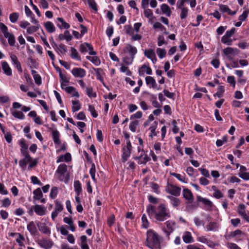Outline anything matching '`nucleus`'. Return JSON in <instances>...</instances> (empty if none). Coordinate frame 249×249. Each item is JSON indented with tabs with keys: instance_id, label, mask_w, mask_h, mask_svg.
Listing matches in <instances>:
<instances>
[{
	"instance_id": "54",
	"label": "nucleus",
	"mask_w": 249,
	"mask_h": 249,
	"mask_svg": "<svg viewBox=\"0 0 249 249\" xmlns=\"http://www.w3.org/2000/svg\"><path fill=\"white\" fill-rule=\"evenodd\" d=\"M90 44L89 43H84L81 44L79 47V50L81 53H86L88 51Z\"/></svg>"
},
{
	"instance_id": "44",
	"label": "nucleus",
	"mask_w": 249,
	"mask_h": 249,
	"mask_svg": "<svg viewBox=\"0 0 249 249\" xmlns=\"http://www.w3.org/2000/svg\"><path fill=\"white\" fill-rule=\"evenodd\" d=\"M167 198L170 200L171 204L174 207L176 208L180 204V201L178 198L170 196H167Z\"/></svg>"
},
{
	"instance_id": "47",
	"label": "nucleus",
	"mask_w": 249,
	"mask_h": 249,
	"mask_svg": "<svg viewBox=\"0 0 249 249\" xmlns=\"http://www.w3.org/2000/svg\"><path fill=\"white\" fill-rule=\"evenodd\" d=\"M86 94L90 98H95L97 96L96 93L94 91L92 87H86Z\"/></svg>"
},
{
	"instance_id": "22",
	"label": "nucleus",
	"mask_w": 249,
	"mask_h": 249,
	"mask_svg": "<svg viewBox=\"0 0 249 249\" xmlns=\"http://www.w3.org/2000/svg\"><path fill=\"white\" fill-rule=\"evenodd\" d=\"M63 90H65L68 94H71L72 97L79 98L80 97L78 91L72 86H68L67 87L63 88Z\"/></svg>"
},
{
	"instance_id": "7",
	"label": "nucleus",
	"mask_w": 249,
	"mask_h": 249,
	"mask_svg": "<svg viewBox=\"0 0 249 249\" xmlns=\"http://www.w3.org/2000/svg\"><path fill=\"white\" fill-rule=\"evenodd\" d=\"M0 29L3 33L4 36L8 39L9 45L14 46L16 42L14 35L9 32L7 27L1 22H0Z\"/></svg>"
},
{
	"instance_id": "45",
	"label": "nucleus",
	"mask_w": 249,
	"mask_h": 249,
	"mask_svg": "<svg viewBox=\"0 0 249 249\" xmlns=\"http://www.w3.org/2000/svg\"><path fill=\"white\" fill-rule=\"evenodd\" d=\"M244 10L242 13L238 17V20L245 21L249 15V9L244 8Z\"/></svg>"
},
{
	"instance_id": "27",
	"label": "nucleus",
	"mask_w": 249,
	"mask_h": 249,
	"mask_svg": "<svg viewBox=\"0 0 249 249\" xmlns=\"http://www.w3.org/2000/svg\"><path fill=\"white\" fill-rule=\"evenodd\" d=\"M71 160V155L69 153H67L64 155H60L56 159V163L61 162H69Z\"/></svg>"
},
{
	"instance_id": "30",
	"label": "nucleus",
	"mask_w": 249,
	"mask_h": 249,
	"mask_svg": "<svg viewBox=\"0 0 249 249\" xmlns=\"http://www.w3.org/2000/svg\"><path fill=\"white\" fill-rule=\"evenodd\" d=\"M27 229L32 235H35L37 232V228L34 221H30L28 223Z\"/></svg>"
},
{
	"instance_id": "64",
	"label": "nucleus",
	"mask_w": 249,
	"mask_h": 249,
	"mask_svg": "<svg viewBox=\"0 0 249 249\" xmlns=\"http://www.w3.org/2000/svg\"><path fill=\"white\" fill-rule=\"evenodd\" d=\"M142 227L145 229H147L149 226V222L147 220V217L145 214H143L142 217Z\"/></svg>"
},
{
	"instance_id": "3",
	"label": "nucleus",
	"mask_w": 249,
	"mask_h": 249,
	"mask_svg": "<svg viewBox=\"0 0 249 249\" xmlns=\"http://www.w3.org/2000/svg\"><path fill=\"white\" fill-rule=\"evenodd\" d=\"M146 246L151 249H161L159 234L152 230L147 231Z\"/></svg>"
},
{
	"instance_id": "15",
	"label": "nucleus",
	"mask_w": 249,
	"mask_h": 249,
	"mask_svg": "<svg viewBox=\"0 0 249 249\" xmlns=\"http://www.w3.org/2000/svg\"><path fill=\"white\" fill-rule=\"evenodd\" d=\"M21 155L24 157L19 161V165L22 170H24L26 169L27 164L31 161L32 158L30 156L29 153L21 154Z\"/></svg>"
},
{
	"instance_id": "17",
	"label": "nucleus",
	"mask_w": 249,
	"mask_h": 249,
	"mask_svg": "<svg viewBox=\"0 0 249 249\" xmlns=\"http://www.w3.org/2000/svg\"><path fill=\"white\" fill-rule=\"evenodd\" d=\"M63 209V205L57 200L55 201V208L52 213L51 217L53 220L54 221L58 214L62 212Z\"/></svg>"
},
{
	"instance_id": "59",
	"label": "nucleus",
	"mask_w": 249,
	"mask_h": 249,
	"mask_svg": "<svg viewBox=\"0 0 249 249\" xmlns=\"http://www.w3.org/2000/svg\"><path fill=\"white\" fill-rule=\"evenodd\" d=\"M139 122L138 121H132L130 122L129 124V129L130 130L133 132H135L136 131L137 127L138 125Z\"/></svg>"
},
{
	"instance_id": "48",
	"label": "nucleus",
	"mask_w": 249,
	"mask_h": 249,
	"mask_svg": "<svg viewBox=\"0 0 249 249\" xmlns=\"http://www.w3.org/2000/svg\"><path fill=\"white\" fill-rule=\"evenodd\" d=\"M96 71V79L99 80L103 84H104V78L103 77V75L104 74L103 70L101 69H97L95 71Z\"/></svg>"
},
{
	"instance_id": "55",
	"label": "nucleus",
	"mask_w": 249,
	"mask_h": 249,
	"mask_svg": "<svg viewBox=\"0 0 249 249\" xmlns=\"http://www.w3.org/2000/svg\"><path fill=\"white\" fill-rule=\"evenodd\" d=\"M154 29H159L160 31H163L166 35L168 34V32H166V28L160 22H156L153 25Z\"/></svg>"
},
{
	"instance_id": "31",
	"label": "nucleus",
	"mask_w": 249,
	"mask_h": 249,
	"mask_svg": "<svg viewBox=\"0 0 249 249\" xmlns=\"http://www.w3.org/2000/svg\"><path fill=\"white\" fill-rule=\"evenodd\" d=\"M1 66L4 73L7 76H11L12 74V71L9 64L6 61L1 62Z\"/></svg>"
},
{
	"instance_id": "9",
	"label": "nucleus",
	"mask_w": 249,
	"mask_h": 249,
	"mask_svg": "<svg viewBox=\"0 0 249 249\" xmlns=\"http://www.w3.org/2000/svg\"><path fill=\"white\" fill-rule=\"evenodd\" d=\"M41 221V222H38L37 223L39 230L44 234H50L51 229L49 227L52 226V224L49 222V219H42Z\"/></svg>"
},
{
	"instance_id": "20",
	"label": "nucleus",
	"mask_w": 249,
	"mask_h": 249,
	"mask_svg": "<svg viewBox=\"0 0 249 249\" xmlns=\"http://www.w3.org/2000/svg\"><path fill=\"white\" fill-rule=\"evenodd\" d=\"M32 209L34 210L36 213L39 216H43L46 214V208L40 205H36L33 207Z\"/></svg>"
},
{
	"instance_id": "60",
	"label": "nucleus",
	"mask_w": 249,
	"mask_h": 249,
	"mask_svg": "<svg viewBox=\"0 0 249 249\" xmlns=\"http://www.w3.org/2000/svg\"><path fill=\"white\" fill-rule=\"evenodd\" d=\"M40 28V25L31 26L27 29V32L29 34H32L36 32Z\"/></svg>"
},
{
	"instance_id": "4",
	"label": "nucleus",
	"mask_w": 249,
	"mask_h": 249,
	"mask_svg": "<svg viewBox=\"0 0 249 249\" xmlns=\"http://www.w3.org/2000/svg\"><path fill=\"white\" fill-rule=\"evenodd\" d=\"M55 175L60 181L67 182L69 179L67 165L64 163L60 164L55 171Z\"/></svg>"
},
{
	"instance_id": "18",
	"label": "nucleus",
	"mask_w": 249,
	"mask_h": 249,
	"mask_svg": "<svg viewBox=\"0 0 249 249\" xmlns=\"http://www.w3.org/2000/svg\"><path fill=\"white\" fill-rule=\"evenodd\" d=\"M219 10L222 13H227L230 16H234L237 13V10L231 11L227 5L218 4Z\"/></svg>"
},
{
	"instance_id": "19",
	"label": "nucleus",
	"mask_w": 249,
	"mask_h": 249,
	"mask_svg": "<svg viewBox=\"0 0 249 249\" xmlns=\"http://www.w3.org/2000/svg\"><path fill=\"white\" fill-rule=\"evenodd\" d=\"M10 57L12 64L14 66L15 68L17 69L19 73H21L22 72V69L21 66V64L18 61L17 56L14 54H11Z\"/></svg>"
},
{
	"instance_id": "36",
	"label": "nucleus",
	"mask_w": 249,
	"mask_h": 249,
	"mask_svg": "<svg viewBox=\"0 0 249 249\" xmlns=\"http://www.w3.org/2000/svg\"><path fill=\"white\" fill-rule=\"evenodd\" d=\"M211 189L213 191V196L216 199H220L223 197L224 195L223 193L217 189V187L215 185H213L211 187Z\"/></svg>"
},
{
	"instance_id": "13",
	"label": "nucleus",
	"mask_w": 249,
	"mask_h": 249,
	"mask_svg": "<svg viewBox=\"0 0 249 249\" xmlns=\"http://www.w3.org/2000/svg\"><path fill=\"white\" fill-rule=\"evenodd\" d=\"M165 191L168 194L178 196L180 195L181 188L176 185L168 184L166 187Z\"/></svg>"
},
{
	"instance_id": "61",
	"label": "nucleus",
	"mask_w": 249,
	"mask_h": 249,
	"mask_svg": "<svg viewBox=\"0 0 249 249\" xmlns=\"http://www.w3.org/2000/svg\"><path fill=\"white\" fill-rule=\"evenodd\" d=\"M87 2L90 8L96 12L97 11V5L94 0H87Z\"/></svg>"
},
{
	"instance_id": "5",
	"label": "nucleus",
	"mask_w": 249,
	"mask_h": 249,
	"mask_svg": "<svg viewBox=\"0 0 249 249\" xmlns=\"http://www.w3.org/2000/svg\"><path fill=\"white\" fill-rule=\"evenodd\" d=\"M177 228L176 222L172 220L166 221L163 226L162 227V231H163L168 240L170 239V236Z\"/></svg>"
},
{
	"instance_id": "57",
	"label": "nucleus",
	"mask_w": 249,
	"mask_h": 249,
	"mask_svg": "<svg viewBox=\"0 0 249 249\" xmlns=\"http://www.w3.org/2000/svg\"><path fill=\"white\" fill-rule=\"evenodd\" d=\"M198 200L199 201L202 202L204 204H205L206 206H208L209 207H211L213 205L212 202L207 198L199 196L198 197Z\"/></svg>"
},
{
	"instance_id": "58",
	"label": "nucleus",
	"mask_w": 249,
	"mask_h": 249,
	"mask_svg": "<svg viewBox=\"0 0 249 249\" xmlns=\"http://www.w3.org/2000/svg\"><path fill=\"white\" fill-rule=\"evenodd\" d=\"M156 53L160 59L164 58L166 54V51L165 49L158 48L156 50Z\"/></svg>"
},
{
	"instance_id": "23",
	"label": "nucleus",
	"mask_w": 249,
	"mask_h": 249,
	"mask_svg": "<svg viewBox=\"0 0 249 249\" xmlns=\"http://www.w3.org/2000/svg\"><path fill=\"white\" fill-rule=\"evenodd\" d=\"M138 72L140 76H143L145 73L148 75H151L152 74V71L150 67L145 64H144L139 68Z\"/></svg>"
},
{
	"instance_id": "32",
	"label": "nucleus",
	"mask_w": 249,
	"mask_h": 249,
	"mask_svg": "<svg viewBox=\"0 0 249 249\" xmlns=\"http://www.w3.org/2000/svg\"><path fill=\"white\" fill-rule=\"evenodd\" d=\"M70 56L72 59L79 61L81 60V56L79 54L77 50L74 47H71L70 49Z\"/></svg>"
},
{
	"instance_id": "34",
	"label": "nucleus",
	"mask_w": 249,
	"mask_h": 249,
	"mask_svg": "<svg viewBox=\"0 0 249 249\" xmlns=\"http://www.w3.org/2000/svg\"><path fill=\"white\" fill-rule=\"evenodd\" d=\"M183 197L188 201H192L194 199V196L191 190L187 188L183 189L182 191Z\"/></svg>"
},
{
	"instance_id": "25",
	"label": "nucleus",
	"mask_w": 249,
	"mask_h": 249,
	"mask_svg": "<svg viewBox=\"0 0 249 249\" xmlns=\"http://www.w3.org/2000/svg\"><path fill=\"white\" fill-rule=\"evenodd\" d=\"M56 20L57 21L56 22V25L59 29H68L70 27V24L67 23L63 18H57Z\"/></svg>"
},
{
	"instance_id": "21",
	"label": "nucleus",
	"mask_w": 249,
	"mask_h": 249,
	"mask_svg": "<svg viewBox=\"0 0 249 249\" xmlns=\"http://www.w3.org/2000/svg\"><path fill=\"white\" fill-rule=\"evenodd\" d=\"M144 55L150 59L153 64H155L157 61L155 52L152 49L145 50L144 52Z\"/></svg>"
},
{
	"instance_id": "49",
	"label": "nucleus",
	"mask_w": 249,
	"mask_h": 249,
	"mask_svg": "<svg viewBox=\"0 0 249 249\" xmlns=\"http://www.w3.org/2000/svg\"><path fill=\"white\" fill-rule=\"evenodd\" d=\"M55 47L56 49L57 50V53H61L63 54H65L67 52V48L66 45L61 43L59 44L58 45H55Z\"/></svg>"
},
{
	"instance_id": "6",
	"label": "nucleus",
	"mask_w": 249,
	"mask_h": 249,
	"mask_svg": "<svg viewBox=\"0 0 249 249\" xmlns=\"http://www.w3.org/2000/svg\"><path fill=\"white\" fill-rule=\"evenodd\" d=\"M239 50L236 48L227 47L222 50V56L224 59L232 61L234 57L239 54Z\"/></svg>"
},
{
	"instance_id": "46",
	"label": "nucleus",
	"mask_w": 249,
	"mask_h": 249,
	"mask_svg": "<svg viewBox=\"0 0 249 249\" xmlns=\"http://www.w3.org/2000/svg\"><path fill=\"white\" fill-rule=\"evenodd\" d=\"M74 188L76 194L80 195L81 194L82 189L81 183L79 180L74 182Z\"/></svg>"
},
{
	"instance_id": "10",
	"label": "nucleus",
	"mask_w": 249,
	"mask_h": 249,
	"mask_svg": "<svg viewBox=\"0 0 249 249\" xmlns=\"http://www.w3.org/2000/svg\"><path fill=\"white\" fill-rule=\"evenodd\" d=\"M236 32V29L234 27L231 28L230 30H227L225 35L221 37V42L228 46H230L233 42V40L231 39V37Z\"/></svg>"
},
{
	"instance_id": "40",
	"label": "nucleus",
	"mask_w": 249,
	"mask_h": 249,
	"mask_svg": "<svg viewBox=\"0 0 249 249\" xmlns=\"http://www.w3.org/2000/svg\"><path fill=\"white\" fill-rule=\"evenodd\" d=\"M59 76L60 78V82L61 88L63 89V88H64L68 87L67 85L69 81L66 76L63 75L60 71H59Z\"/></svg>"
},
{
	"instance_id": "11",
	"label": "nucleus",
	"mask_w": 249,
	"mask_h": 249,
	"mask_svg": "<svg viewBox=\"0 0 249 249\" xmlns=\"http://www.w3.org/2000/svg\"><path fill=\"white\" fill-rule=\"evenodd\" d=\"M220 228V223L217 221H209L204 226V228L206 231H218Z\"/></svg>"
},
{
	"instance_id": "39",
	"label": "nucleus",
	"mask_w": 249,
	"mask_h": 249,
	"mask_svg": "<svg viewBox=\"0 0 249 249\" xmlns=\"http://www.w3.org/2000/svg\"><path fill=\"white\" fill-rule=\"evenodd\" d=\"M247 168L243 165L240 166L239 172L238 173V176L240 178L244 180H246L247 176L248 175L249 172H247Z\"/></svg>"
},
{
	"instance_id": "35",
	"label": "nucleus",
	"mask_w": 249,
	"mask_h": 249,
	"mask_svg": "<svg viewBox=\"0 0 249 249\" xmlns=\"http://www.w3.org/2000/svg\"><path fill=\"white\" fill-rule=\"evenodd\" d=\"M145 82L147 85L153 89H157V84L155 79L151 76H146L145 77Z\"/></svg>"
},
{
	"instance_id": "52",
	"label": "nucleus",
	"mask_w": 249,
	"mask_h": 249,
	"mask_svg": "<svg viewBox=\"0 0 249 249\" xmlns=\"http://www.w3.org/2000/svg\"><path fill=\"white\" fill-rule=\"evenodd\" d=\"M72 110L73 112H76L81 108V105L79 100L72 101Z\"/></svg>"
},
{
	"instance_id": "62",
	"label": "nucleus",
	"mask_w": 249,
	"mask_h": 249,
	"mask_svg": "<svg viewBox=\"0 0 249 249\" xmlns=\"http://www.w3.org/2000/svg\"><path fill=\"white\" fill-rule=\"evenodd\" d=\"M120 71L122 72L125 73L126 75L127 76H131L132 74V73L129 70L128 67L124 66L123 64L121 65Z\"/></svg>"
},
{
	"instance_id": "50",
	"label": "nucleus",
	"mask_w": 249,
	"mask_h": 249,
	"mask_svg": "<svg viewBox=\"0 0 249 249\" xmlns=\"http://www.w3.org/2000/svg\"><path fill=\"white\" fill-rule=\"evenodd\" d=\"M33 198L36 200H40L43 197L42 193L40 188H37L33 192Z\"/></svg>"
},
{
	"instance_id": "28",
	"label": "nucleus",
	"mask_w": 249,
	"mask_h": 249,
	"mask_svg": "<svg viewBox=\"0 0 249 249\" xmlns=\"http://www.w3.org/2000/svg\"><path fill=\"white\" fill-rule=\"evenodd\" d=\"M182 240L186 244L191 243L194 242V239L190 231H186L182 235Z\"/></svg>"
},
{
	"instance_id": "16",
	"label": "nucleus",
	"mask_w": 249,
	"mask_h": 249,
	"mask_svg": "<svg viewBox=\"0 0 249 249\" xmlns=\"http://www.w3.org/2000/svg\"><path fill=\"white\" fill-rule=\"evenodd\" d=\"M237 213L246 222H249V213H246V206L244 204L241 203L239 205Z\"/></svg>"
},
{
	"instance_id": "14",
	"label": "nucleus",
	"mask_w": 249,
	"mask_h": 249,
	"mask_svg": "<svg viewBox=\"0 0 249 249\" xmlns=\"http://www.w3.org/2000/svg\"><path fill=\"white\" fill-rule=\"evenodd\" d=\"M71 73L75 78H83L86 75V70L81 68H73Z\"/></svg>"
},
{
	"instance_id": "41",
	"label": "nucleus",
	"mask_w": 249,
	"mask_h": 249,
	"mask_svg": "<svg viewBox=\"0 0 249 249\" xmlns=\"http://www.w3.org/2000/svg\"><path fill=\"white\" fill-rule=\"evenodd\" d=\"M47 31L49 33H53L55 31L56 28L53 22L47 21L44 24Z\"/></svg>"
},
{
	"instance_id": "26",
	"label": "nucleus",
	"mask_w": 249,
	"mask_h": 249,
	"mask_svg": "<svg viewBox=\"0 0 249 249\" xmlns=\"http://www.w3.org/2000/svg\"><path fill=\"white\" fill-rule=\"evenodd\" d=\"M18 143L20 146V151L21 154L24 153H29L28 151V144L26 143V141L24 139H21L18 141Z\"/></svg>"
},
{
	"instance_id": "37",
	"label": "nucleus",
	"mask_w": 249,
	"mask_h": 249,
	"mask_svg": "<svg viewBox=\"0 0 249 249\" xmlns=\"http://www.w3.org/2000/svg\"><path fill=\"white\" fill-rule=\"evenodd\" d=\"M53 139L55 144H59L60 143V133L59 131L56 129L52 130Z\"/></svg>"
},
{
	"instance_id": "2",
	"label": "nucleus",
	"mask_w": 249,
	"mask_h": 249,
	"mask_svg": "<svg viewBox=\"0 0 249 249\" xmlns=\"http://www.w3.org/2000/svg\"><path fill=\"white\" fill-rule=\"evenodd\" d=\"M137 52L138 50L136 47L129 44H127L124 48L123 52L122 53L123 63L126 65H131Z\"/></svg>"
},
{
	"instance_id": "51",
	"label": "nucleus",
	"mask_w": 249,
	"mask_h": 249,
	"mask_svg": "<svg viewBox=\"0 0 249 249\" xmlns=\"http://www.w3.org/2000/svg\"><path fill=\"white\" fill-rule=\"evenodd\" d=\"M143 9V13L145 17L149 19V20H152L154 18V16L152 10L148 8H145Z\"/></svg>"
},
{
	"instance_id": "42",
	"label": "nucleus",
	"mask_w": 249,
	"mask_h": 249,
	"mask_svg": "<svg viewBox=\"0 0 249 249\" xmlns=\"http://www.w3.org/2000/svg\"><path fill=\"white\" fill-rule=\"evenodd\" d=\"M158 122L157 121H155L151 124L149 129L150 131L149 134V137L151 138H153V137L156 136L157 135V133L156 132V129L157 128L158 126Z\"/></svg>"
},
{
	"instance_id": "29",
	"label": "nucleus",
	"mask_w": 249,
	"mask_h": 249,
	"mask_svg": "<svg viewBox=\"0 0 249 249\" xmlns=\"http://www.w3.org/2000/svg\"><path fill=\"white\" fill-rule=\"evenodd\" d=\"M134 159L138 160V163L139 164H145L150 160V158L146 154H144V156L141 155L139 156L135 157Z\"/></svg>"
},
{
	"instance_id": "33",
	"label": "nucleus",
	"mask_w": 249,
	"mask_h": 249,
	"mask_svg": "<svg viewBox=\"0 0 249 249\" xmlns=\"http://www.w3.org/2000/svg\"><path fill=\"white\" fill-rule=\"evenodd\" d=\"M170 175L171 176H173L177 178L179 181L181 182L186 183L188 181V179L186 178L185 175L184 173L183 175H181L178 173H175L173 172H170Z\"/></svg>"
},
{
	"instance_id": "53",
	"label": "nucleus",
	"mask_w": 249,
	"mask_h": 249,
	"mask_svg": "<svg viewBox=\"0 0 249 249\" xmlns=\"http://www.w3.org/2000/svg\"><path fill=\"white\" fill-rule=\"evenodd\" d=\"M19 17V14L17 12H14L10 14L9 15V19L10 21L13 23H16Z\"/></svg>"
},
{
	"instance_id": "38",
	"label": "nucleus",
	"mask_w": 249,
	"mask_h": 249,
	"mask_svg": "<svg viewBox=\"0 0 249 249\" xmlns=\"http://www.w3.org/2000/svg\"><path fill=\"white\" fill-rule=\"evenodd\" d=\"M160 9L162 14H164L167 17H170L172 14V11L167 4L164 3L161 4Z\"/></svg>"
},
{
	"instance_id": "8",
	"label": "nucleus",
	"mask_w": 249,
	"mask_h": 249,
	"mask_svg": "<svg viewBox=\"0 0 249 249\" xmlns=\"http://www.w3.org/2000/svg\"><path fill=\"white\" fill-rule=\"evenodd\" d=\"M176 7L178 11V13L179 15V18L182 21H184L189 15V9L185 4L183 3V2L180 3L177 2Z\"/></svg>"
},
{
	"instance_id": "63",
	"label": "nucleus",
	"mask_w": 249,
	"mask_h": 249,
	"mask_svg": "<svg viewBox=\"0 0 249 249\" xmlns=\"http://www.w3.org/2000/svg\"><path fill=\"white\" fill-rule=\"evenodd\" d=\"M24 237L19 233V234L17 236V238H16V242L18 243V245L20 247H22L23 246V242L24 241Z\"/></svg>"
},
{
	"instance_id": "12",
	"label": "nucleus",
	"mask_w": 249,
	"mask_h": 249,
	"mask_svg": "<svg viewBox=\"0 0 249 249\" xmlns=\"http://www.w3.org/2000/svg\"><path fill=\"white\" fill-rule=\"evenodd\" d=\"M132 145L129 140L126 141V145L123 148V154L122 159L123 162H125L131 155Z\"/></svg>"
},
{
	"instance_id": "1",
	"label": "nucleus",
	"mask_w": 249,
	"mask_h": 249,
	"mask_svg": "<svg viewBox=\"0 0 249 249\" xmlns=\"http://www.w3.org/2000/svg\"><path fill=\"white\" fill-rule=\"evenodd\" d=\"M148 215L158 221L162 222L170 218L171 213L164 204H160L156 209L153 206L147 208Z\"/></svg>"
},
{
	"instance_id": "56",
	"label": "nucleus",
	"mask_w": 249,
	"mask_h": 249,
	"mask_svg": "<svg viewBox=\"0 0 249 249\" xmlns=\"http://www.w3.org/2000/svg\"><path fill=\"white\" fill-rule=\"evenodd\" d=\"M12 115L18 119L23 120L24 118V115L22 111L14 110L12 112Z\"/></svg>"
},
{
	"instance_id": "24",
	"label": "nucleus",
	"mask_w": 249,
	"mask_h": 249,
	"mask_svg": "<svg viewBox=\"0 0 249 249\" xmlns=\"http://www.w3.org/2000/svg\"><path fill=\"white\" fill-rule=\"evenodd\" d=\"M53 242L50 240H41L38 242V245L42 249H50L53 245Z\"/></svg>"
},
{
	"instance_id": "43",
	"label": "nucleus",
	"mask_w": 249,
	"mask_h": 249,
	"mask_svg": "<svg viewBox=\"0 0 249 249\" xmlns=\"http://www.w3.org/2000/svg\"><path fill=\"white\" fill-rule=\"evenodd\" d=\"M86 58L96 66H99L101 64L100 60L97 56H87Z\"/></svg>"
}]
</instances>
